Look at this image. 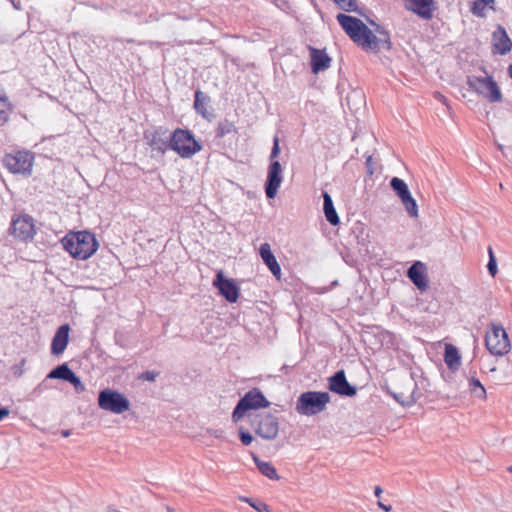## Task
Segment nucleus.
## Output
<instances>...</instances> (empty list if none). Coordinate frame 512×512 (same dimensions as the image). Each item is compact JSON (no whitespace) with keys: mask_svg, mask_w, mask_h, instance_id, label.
Listing matches in <instances>:
<instances>
[{"mask_svg":"<svg viewBox=\"0 0 512 512\" xmlns=\"http://www.w3.org/2000/svg\"><path fill=\"white\" fill-rule=\"evenodd\" d=\"M98 405L101 409L121 414L130 409V401L122 393L113 389H103L98 395Z\"/></svg>","mask_w":512,"mask_h":512,"instance_id":"obj_9","label":"nucleus"},{"mask_svg":"<svg viewBox=\"0 0 512 512\" xmlns=\"http://www.w3.org/2000/svg\"><path fill=\"white\" fill-rule=\"evenodd\" d=\"M255 433L265 440H274L279 433L278 418L268 412L259 416V420L252 421Z\"/></svg>","mask_w":512,"mask_h":512,"instance_id":"obj_11","label":"nucleus"},{"mask_svg":"<svg viewBox=\"0 0 512 512\" xmlns=\"http://www.w3.org/2000/svg\"><path fill=\"white\" fill-rule=\"evenodd\" d=\"M488 255H489V260H488V264H487V270H488L489 274L492 277H494L498 272V268H497V260L494 255L492 247H488Z\"/></svg>","mask_w":512,"mask_h":512,"instance_id":"obj_33","label":"nucleus"},{"mask_svg":"<svg viewBox=\"0 0 512 512\" xmlns=\"http://www.w3.org/2000/svg\"><path fill=\"white\" fill-rule=\"evenodd\" d=\"M495 0H475L472 3L471 12L478 17L486 16V9L489 7L493 9Z\"/></svg>","mask_w":512,"mask_h":512,"instance_id":"obj_28","label":"nucleus"},{"mask_svg":"<svg viewBox=\"0 0 512 512\" xmlns=\"http://www.w3.org/2000/svg\"><path fill=\"white\" fill-rule=\"evenodd\" d=\"M231 133H237L234 123L228 119L221 120L216 128V137L223 138Z\"/></svg>","mask_w":512,"mask_h":512,"instance_id":"obj_30","label":"nucleus"},{"mask_svg":"<svg viewBox=\"0 0 512 512\" xmlns=\"http://www.w3.org/2000/svg\"><path fill=\"white\" fill-rule=\"evenodd\" d=\"M69 324H63L56 330L51 342V354L60 355L66 349L69 342Z\"/></svg>","mask_w":512,"mask_h":512,"instance_id":"obj_21","label":"nucleus"},{"mask_svg":"<svg viewBox=\"0 0 512 512\" xmlns=\"http://www.w3.org/2000/svg\"><path fill=\"white\" fill-rule=\"evenodd\" d=\"M209 104L210 97L201 90H196L194 95V109L196 113L201 115L204 119L211 121L214 118V114L207 110Z\"/></svg>","mask_w":512,"mask_h":512,"instance_id":"obj_23","label":"nucleus"},{"mask_svg":"<svg viewBox=\"0 0 512 512\" xmlns=\"http://www.w3.org/2000/svg\"><path fill=\"white\" fill-rule=\"evenodd\" d=\"M7 100L0 98V126L4 125L9 119V111L5 110Z\"/></svg>","mask_w":512,"mask_h":512,"instance_id":"obj_39","label":"nucleus"},{"mask_svg":"<svg viewBox=\"0 0 512 512\" xmlns=\"http://www.w3.org/2000/svg\"><path fill=\"white\" fill-rule=\"evenodd\" d=\"M390 187L395 192V194L400 198L410 192L408 185L406 182L399 178L393 177L390 181Z\"/></svg>","mask_w":512,"mask_h":512,"instance_id":"obj_31","label":"nucleus"},{"mask_svg":"<svg viewBox=\"0 0 512 512\" xmlns=\"http://www.w3.org/2000/svg\"><path fill=\"white\" fill-rule=\"evenodd\" d=\"M336 19L349 38L363 50L378 52L381 48L391 49L390 35L383 26L370 21L375 32L379 34L376 36L359 18L339 13Z\"/></svg>","mask_w":512,"mask_h":512,"instance_id":"obj_1","label":"nucleus"},{"mask_svg":"<svg viewBox=\"0 0 512 512\" xmlns=\"http://www.w3.org/2000/svg\"><path fill=\"white\" fill-rule=\"evenodd\" d=\"M283 182V168L279 161L269 163L267 178L264 184L265 194L268 199H274Z\"/></svg>","mask_w":512,"mask_h":512,"instance_id":"obj_15","label":"nucleus"},{"mask_svg":"<svg viewBox=\"0 0 512 512\" xmlns=\"http://www.w3.org/2000/svg\"><path fill=\"white\" fill-rule=\"evenodd\" d=\"M67 382H69L70 384H72L75 388V390L80 393V392H83L85 390V386L84 384L82 383L81 379L79 376H77L75 374V372L73 371L72 374L70 375L69 379L67 380Z\"/></svg>","mask_w":512,"mask_h":512,"instance_id":"obj_35","label":"nucleus"},{"mask_svg":"<svg viewBox=\"0 0 512 512\" xmlns=\"http://www.w3.org/2000/svg\"><path fill=\"white\" fill-rule=\"evenodd\" d=\"M481 70L486 76L469 75L466 80L467 85L471 90L476 92L478 95L483 96L489 102H501L503 96L497 82L492 76L488 75L485 67H482Z\"/></svg>","mask_w":512,"mask_h":512,"instance_id":"obj_5","label":"nucleus"},{"mask_svg":"<svg viewBox=\"0 0 512 512\" xmlns=\"http://www.w3.org/2000/svg\"><path fill=\"white\" fill-rule=\"evenodd\" d=\"M35 154L25 149H15L2 157L1 163L12 174L29 177L33 172Z\"/></svg>","mask_w":512,"mask_h":512,"instance_id":"obj_3","label":"nucleus"},{"mask_svg":"<svg viewBox=\"0 0 512 512\" xmlns=\"http://www.w3.org/2000/svg\"><path fill=\"white\" fill-rule=\"evenodd\" d=\"M366 171L369 176H372L376 170V162L371 155L366 157L365 161Z\"/></svg>","mask_w":512,"mask_h":512,"instance_id":"obj_42","label":"nucleus"},{"mask_svg":"<svg viewBox=\"0 0 512 512\" xmlns=\"http://www.w3.org/2000/svg\"><path fill=\"white\" fill-rule=\"evenodd\" d=\"M253 460L262 475L271 480L279 479L275 467L270 462L262 461L256 455H253Z\"/></svg>","mask_w":512,"mask_h":512,"instance_id":"obj_26","label":"nucleus"},{"mask_svg":"<svg viewBox=\"0 0 512 512\" xmlns=\"http://www.w3.org/2000/svg\"><path fill=\"white\" fill-rule=\"evenodd\" d=\"M444 362L451 372H455L459 369L461 365V356L457 347L452 344L445 345Z\"/></svg>","mask_w":512,"mask_h":512,"instance_id":"obj_25","label":"nucleus"},{"mask_svg":"<svg viewBox=\"0 0 512 512\" xmlns=\"http://www.w3.org/2000/svg\"><path fill=\"white\" fill-rule=\"evenodd\" d=\"M63 248L75 259L86 260L98 249L99 244L89 231L69 232L61 239Z\"/></svg>","mask_w":512,"mask_h":512,"instance_id":"obj_2","label":"nucleus"},{"mask_svg":"<svg viewBox=\"0 0 512 512\" xmlns=\"http://www.w3.org/2000/svg\"><path fill=\"white\" fill-rule=\"evenodd\" d=\"M382 492H383V490H382V488H381L380 486H376V487L374 488V495H375L376 497H380V495L382 494Z\"/></svg>","mask_w":512,"mask_h":512,"instance_id":"obj_46","label":"nucleus"},{"mask_svg":"<svg viewBox=\"0 0 512 512\" xmlns=\"http://www.w3.org/2000/svg\"><path fill=\"white\" fill-rule=\"evenodd\" d=\"M149 18L153 21H158V17L154 16V15H150Z\"/></svg>","mask_w":512,"mask_h":512,"instance_id":"obj_51","label":"nucleus"},{"mask_svg":"<svg viewBox=\"0 0 512 512\" xmlns=\"http://www.w3.org/2000/svg\"><path fill=\"white\" fill-rule=\"evenodd\" d=\"M487 350L496 356H503L510 351V340L507 332L501 325L491 324L485 335Z\"/></svg>","mask_w":512,"mask_h":512,"instance_id":"obj_8","label":"nucleus"},{"mask_svg":"<svg viewBox=\"0 0 512 512\" xmlns=\"http://www.w3.org/2000/svg\"><path fill=\"white\" fill-rule=\"evenodd\" d=\"M10 411L6 407H0V421L9 415Z\"/></svg>","mask_w":512,"mask_h":512,"instance_id":"obj_43","label":"nucleus"},{"mask_svg":"<svg viewBox=\"0 0 512 512\" xmlns=\"http://www.w3.org/2000/svg\"><path fill=\"white\" fill-rule=\"evenodd\" d=\"M269 406L270 402L267 400L262 391L258 388H252L246 392L244 396L241 397L237 402L232 412V421L237 423L248 411L267 408Z\"/></svg>","mask_w":512,"mask_h":512,"instance_id":"obj_7","label":"nucleus"},{"mask_svg":"<svg viewBox=\"0 0 512 512\" xmlns=\"http://www.w3.org/2000/svg\"><path fill=\"white\" fill-rule=\"evenodd\" d=\"M238 435L241 443L245 446H249L254 440L253 435L246 431L243 427L239 428Z\"/></svg>","mask_w":512,"mask_h":512,"instance_id":"obj_36","label":"nucleus"},{"mask_svg":"<svg viewBox=\"0 0 512 512\" xmlns=\"http://www.w3.org/2000/svg\"><path fill=\"white\" fill-rule=\"evenodd\" d=\"M512 49V41L508 36L506 29L502 25H497L492 33V52L493 54L505 55Z\"/></svg>","mask_w":512,"mask_h":512,"instance_id":"obj_18","label":"nucleus"},{"mask_svg":"<svg viewBox=\"0 0 512 512\" xmlns=\"http://www.w3.org/2000/svg\"><path fill=\"white\" fill-rule=\"evenodd\" d=\"M70 434H71V431H70V430H62V431H61V435H62L63 437H68V436H70Z\"/></svg>","mask_w":512,"mask_h":512,"instance_id":"obj_48","label":"nucleus"},{"mask_svg":"<svg viewBox=\"0 0 512 512\" xmlns=\"http://www.w3.org/2000/svg\"><path fill=\"white\" fill-rule=\"evenodd\" d=\"M330 395L323 391L303 392L297 399L296 411L300 415L313 416L326 409Z\"/></svg>","mask_w":512,"mask_h":512,"instance_id":"obj_6","label":"nucleus"},{"mask_svg":"<svg viewBox=\"0 0 512 512\" xmlns=\"http://www.w3.org/2000/svg\"><path fill=\"white\" fill-rule=\"evenodd\" d=\"M171 132L168 128L159 126L152 132H145L144 138L152 151L163 156L167 150H170Z\"/></svg>","mask_w":512,"mask_h":512,"instance_id":"obj_13","label":"nucleus"},{"mask_svg":"<svg viewBox=\"0 0 512 512\" xmlns=\"http://www.w3.org/2000/svg\"><path fill=\"white\" fill-rule=\"evenodd\" d=\"M328 388L331 392L345 397H353L357 393V388L348 382L344 370H338L328 378Z\"/></svg>","mask_w":512,"mask_h":512,"instance_id":"obj_16","label":"nucleus"},{"mask_svg":"<svg viewBox=\"0 0 512 512\" xmlns=\"http://www.w3.org/2000/svg\"><path fill=\"white\" fill-rule=\"evenodd\" d=\"M334 2L339 4L341 9H343V10H345L347 12H351V11H356L357 10L356 0H334Z\"/></svg>","mask_w":512,"mask_h":512,"instance_id":"obj_37","label":"nucleus"},{"mask_svg":"<svg viewBox=\"0 0 512 512\" xmlns=\"http://www.w3.org/2000/svg\"><path fill=\"white\" fill-rule=\"evenodd\" d=\"M399 199L401 200L405 210L411 218L418 217V205L416 200L412 197L411 192L407 193L403 197H400Z\"/></svg>","mask_w":512,"mask_h":512,"instance_id":"obj_29","label":"nucleus"},{"mask_svg":"<svg viewBox=\"0 0 512 512\" xmlns=\"http://www.w3.org/2000/svg\"><path fill=\"white\" fill-rule=\"evenodd\" d=\"M259 254L261 256L262 261L264 264L268 267L270 272L275 276L277 279H280L281 277V267L279 263L276 260V257L274 256L271 246L269 243H263L260 246Z\"/></svg>","mask_w":512,"mask_h":512,"instance_id":"obj_22","label":"nucleus"},{"mask_svg":"<svg viewBox=\"0 0 512 512\" xmlns=\"http://www.w3.org/2000/svg\"><path fill=\"white\" fill-rule=\"evenodd\" d=\"M279 154H280L279 139L277 136H275L273 139V147H272L270 157H269L270 162L277 161L276 158L279 156Z\"/></svg>","mask_w":512,"mask_h":512,"instance_id":"obj_41","label":"nucleus"},{"mask_svg":"<svg viewBox=\"0 0 512 512\" xmlns=\"http://www.w3.org/2000/svg\"><path fill=\"white\" fill-rule=\"evenodd\" d=\"M170 150L177 153L181 158L189 159L203 148L193 132L189 129L177 128L171 132Z\"/></svg>","mask_w":512,"mask_h":512,"instance_id":"obj_4","label":"nucleus"},{"mask_svg":"<svg viewBox=\"0 0 512 512\" xmlns=\"http://www.w3.org/2000/svg\"><path fill=\"white\" fill-rule=\"evenodd\" d=\"M322 197H323V211H324L326 220L333 226L338 225L340 223V218H339L337 211L334 207L331 195L327 191H322Z\"/></svg>","mask_w":512,"mask_h":512,"instance_id":"obj_24","label":"nucleus"},{"mask_svg":"<svg viewBox=\"0 0 512 512\" xmlns=\"http://www.w3.org/2000/svg\"><path fill=\"white\" fill-rule=\"evenodd\" d=\"M469 388L472 393L475 394L476 397L480 399L486 398V390L479 379L474 376L469 380Z\"/></svg>","mask_w":512,"mask_h":512,"instance_id":"obj_32","label":"nucleus"},{"mask_svg":"<svg viewBox=\"0 0 512 512\" xmlns=\"http://www.w3.org/2000/svg\"><path fill=\"white\" fill-rule=\"evenodd\" d=\"M378 506L379 508H381L382 510H384L385 512H390L392 510V506L391 505H386L384 504L383 502L381 501H378Z\"/></svg>","mask_w":512,"mask_h":512,"instance_id":"obj_44","label":"nucleus"},{"mask_svg":"<svg viewBox=\"0 0 512 512\" xmlns=\"http://www.w3.org/2000/svg\"><path fill=\"white\" fill-rule=\"evenodd\" d=\"M508 74H509V76H510V77H511V79H512V64H510V65L508 66Z\"/></svg>","mask_w":512,"mask_h":512,"instance_id":"obj_50","label":"nucleus"},{"mask_svg":"<svg viewBox=\"0 0 512 512\" xmlns=\"http://www.w3.org/2000/svg\"><path fill=\"white\" fill-rule=\"evenodd\" d=\"M508 471L512 473V466L508 467Z\"/></svg>","mask_w":512,"mask_h":512,"instance_id":"obj_52","label":"nucleus"},{"mask_svg":"<svg viewBox=\"0 0 512 512\" xmlns=\"http://www.w3.org/2000/svg\"><path fill=\"white\" fill-rule=\"evenodd\" d=\"M310 51V66L311 71L317 74L321 71H325L330 67L331 57L323 49H317L309 46Z\"/></svg>","mask_w":512,"mask_h":512,"instance_id":"obj_19","label":"nucleus"},{"mask_svg":"<svg viewBox=\"0 0 512 512\" xmlns=\"http://www.w3.org/2000/svg\"><path fill=\"white\" fill-rule=\"evenodd\" d=\"M403 386L407 388V391L394 392L390 388H387V393L392 396L401 406L411 407L421 397L417 383L413 378H405Z\"/></svg>","mask_w":512,"mask_h":512,"instance_id":"obj_14","label":"nucleus"},{"mask_svg":"<svg viewBox=\"0 0 512 512\" xmlns=\"http://www.w3.org/2000/svg\"><path fill=\"white\" fill-rule=\"evenodd\" d=\"M213 286L219 294L229 303L237 302L240 294V288L236 281L224 275L223 271H218L213 280Z\"/></svg>","mask_w":512,"mask_h":512,"instance_id":"obj_12","label":"nucleus"},{"mask_svg":"<svg viewBox=\"0 0 512 512\" xmlns=\"http://www.w3.org/2000/svg\"><path fill=\"white\" fill-rule=\"evenodd\" d=\"M240 500L243 501V502H246L248 503L251 507H253L255 510H257L258 512H270V508L269 506L262 502V501H253L252 499L250 498H247V497H240Z\"/></svg>","mask_w":512,"mask_h":512,"instance_id":"obj_34","label":"nucleus"},{"mask_svg":"<svg viewBox=\"0 0 512 512\" xmlns=\"http://www.w3.org/2000/svg\"><path fill=\"white\" fill-rule=\"evenodd\" d=\"M407 276L418 289L425 290L428 287L426 266L421 261L414 262L408 268Z\"/></svg>","mask_w":512,"mask_h":512,"instance_id":"obj_20","label":"nucleus"},{"mask_svg":"<svg viewBox=\"0 0 512 512\" xmlns=\"http://www.w3.org/2000/svg\"><path fill=\"white\" fill-rule=\"evenodd\" d=\"M25 364H26V359L22 358L19 363H16L11 367V372L15 378H20L23 376V374L25 372V370H24Z\"/></svg>","mask_w":512,"mask_h":512,"instance_id":"obj_38","label":"nucleus"},{"mask_svg":"<svg viewBox=\"0 0 512 512\" xmlns=\"http://www.w3.org/2000/svg\"><path fill=\"white\" fill-rule=\"evenodd\" d=\"M160 375L159 371L147 370L139 374L138 379L142 381L154 382Z\"/></svg>","mask_w":512,"mask_h":512,"instance_id":"obj_40","label":"nucleus"},{"mask_svg":"<svg viewBox=\"0 0 512 512\" xmlns=\"http://www.w3.org/2000/svg\"><path fill=\"white\" fill-rule=\"evenodd\" d=\"M405 8L424 20H431L437 6L435 0H406Z\"/></svg>","mask_w":512,"mask_h":512,"instance_id":"obj_17","label":"nucleus"},{"mask_svg":"<svg viewBox=\"0 0 512 512\" xmlns=\"http://www.w3.org/2000/svg\"><path fill=\"white\" fill-rule=\"evenodd\" d=\"M9 233L23 242L32 240L36 234L34 219L28 214L13 216Z\"/></svg>","mask_w":512,"mask_h":512,"instance_id":"obj_10","label":"nucleus"},{"mask_svg":"<svg viewBox=\"0 0 512 512\" xmlns=\"http://www.w3.org/2000/svg\"><path fill=\"white\" fill-rule=\"evenodd\" d=\"M73 370L68 366V364L63 363L58 366H56L54 369H52L48 375V379H59L67 381L72 374Z\"/></svg>","mask_w":512,"mask_h":512,"instance_id":"obj_27","label":"nucleus"},{"mask_svg":"<svg viewBox=\"0 0 512 512\" xmlns=\"http://www.w3.org/2000/svg\"><path fill=\"white\" fill-rule=\"evenodd\" d=\"M107 512H119L118 510H116L115 508H113L112 506H109L107 508Z\"/></svg>","mask_w":512,"mask_h":512,"instance_id":"obj_49","label":"nucleus"},{"mask_svg":"<svg viewBox=\"0 0 512 512\" xmlns=\"http://www.w3.org/2000/svg\"><path fill=\"white\" fill-rule=\"evenodd\" d=\"M435 97H436L437 99H439V101H443V103H445V102H446V98H445L442 94H440V93H436V94H435Z\"/></svg>","mask_w":512,"mask_h":512,"instance_id":"obj_47","label":"nucleus"},{"mask_svg":"<svg viewBox=\"0 0 512 512\" xmlns=\"http://www.w3.org/2000/svg\"><path fill=\"white\" fill-rule=\"evenodd\" d=\"M16 10H21V3L19 0H8Z\"/></svg>","mask_w":512,"mask_h":512,"instance_id":"obj_45","label":"nucleus"}]
</instances>
